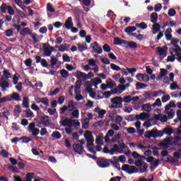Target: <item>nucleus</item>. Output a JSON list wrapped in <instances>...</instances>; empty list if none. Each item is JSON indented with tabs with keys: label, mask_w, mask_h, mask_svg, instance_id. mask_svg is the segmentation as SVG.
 Masks as SVG:
<instances>
[{
	"label": "nucleus",
	"mask_w": 181,
	"mask_h": 181,
	"mask_svg": "<svg viewBox=\"0 0 181 181\" xmlns=\"http://www.w3.org/2000/svg\"><path fill=\"white\" fill-rule=\"evenodd\" d=\"M22 26L23 28H25V26H28V23H21V25H18L16 23L13 24V27L16 29L17 32L23 36V37H25L27 35H30V33H32V30H30V29L28 28L22 29Z\"/></svg>",
	"instance_id": "1"
},
{
	"label": "nucleus",
	"mask_w": 181,
	"mask_h": 181,
	"mask_svg": "<svg viewBox=\"0 0 181 181\" xmlns=\"http://www.w3.org/2000/svg\"><path fill=\"white\" fill-rule=\"evenodd\" d=\"M112 103L111 108H122V98L121 96H117L110 100Z\"/></svg>",
	"instance_id": "2"
},
{
	"label": "nucleus",
	"mask_w": 181,
	"mask_h": 181,
	"mask_svg": "<svg viewBox=\"0 0 181 181\" xmlns=\"http://www.w3.org/2000/svg\"><path fill=\"white\" fill-rule=\"evenodd\" d=\"M122 170L126 172L129 175H132L133 173H138L139 172L138 168H135L134 165H129L127 164H124L122 166Z\"/></svg>",
	"instance_id": "3"
},
{
	"label": "nucleus",
	"mask_w": 181,
	"mask_h": 181,
	"mask_svg": "<svg viewBox=\"0 0 181 181\" xmlns=\"http://www.w3.org/2000/svg\"><path fill=\"white\" fill-rule=\"evenodd\" d=\"M172 134H175V130L172 129V127L168 126L164 128L163 131L158 130V138H162L163 135H168V136H170Z\"/></svg>",
	"instance_id": "4"
},
{
	"label": "nucleus",
	"mask_w": 181,
	"mask_h": 181,
	"mask_svg": "<svg viewBox=\"0 0 181 181\" xmlns=\"http://www.w3.org/2000/svg\"><path fill=\"white\" fill-rule=\"evenodd\" d=\"M67 110L69 112L74 111V110H76V106L74 105V102L73 100L69 101L67 106L64 105L61 108L60 114H64Z\"/></svg>",
	"instance_id": "5"
},
{
	"label": "nucleus",
	"mask_w": 181,
	"mask_h": 181,
	"mask_svg": "<svg viewBox=\"0 0 181 181\" xmlns=\"http://www.w3.org/2000/svg\"><path fill=\"white\" fill-rule=\"evenodd\" d=\"M158 130L156 129H153L151 131L146 132L144 136L145 138H148L151 139V138H159Z\"/></svg>",
	"instance_id": "6"
},
{
	"label": "nucleus",
	"mask_w": 181,
	"mask_h": 181,
	"mask_svg": "<svg viewBox=\"0 0 181 181\" xmlns=\"http://www.w3.org/2000/svg\"><path fill=\"white\" fill-rule=\"evenodd\" d=\"M110 160L107 158H99L97 161V164L99 168H108L110 166Z\"/></svg>",
	"instance_id": "7"
},
{
	"label": "nucleus",
	"mask_w": 181,
	"mask_h": 181,
	"mask_svg": "<svg viewBox=\"0 0 181 181\" xmlns=\"http://www.w3.org/2000/svg\"><path fill=\"white\" fill-rule=\"evenodd\" d=\"M0 87L1 88V91H6V88H9V82L4 76L0 78Z\"/></svg>",
	"instance_id": "8"
},
{
	"label": "nucleus",
	"mask_w": 181,
	"mask_h": 181,
	"mask_svg": "<svg viewBox=\"0 0 181 181\" xmlns=\"http://www.w3.org/2000/svg\"><path fill=\"white\" fill-rule=\"evenodd\" d=\"M90 47L94 52V53H97V54H101L103 53V48L98 45V42H95L90 45Z\"/></svg>",
	"instance_id": "9"
},
{
	"label": "nucleus",
	"mask_w": 181,
	"mask_h": 181,
	"mask_svg": "<svg viewBox=\"0 0 181 181\" xmlns=\"http://www.w3.org/2000/svg\"><path fill=\"white\" fill-rule=\"evenodd\" d=\"M74 151L76 153H78L79 155H82L84 153V146L83 145H80L79 144H74Z\"/></svg>",
	"instance_id": "10"
},
{
	"label": "nucleus",
	"mask_w": 181,
	"mask_h": 181,
	"mask_svg": "<svg viewBox=\"0 0 181 181\" xmlns=\"http://www.w3.org/2000/svg\"><path fill=\"white\" fill-rule=\"evenodd\" d=\"M60 125L62 127H73V120L71 119H65L59 122Z\"/></svg>",
	"instance_id": "11"
},
{
	"label": "nucleus",
	"mask_w": 181,
	"mask_h": 181,
	"mask_svg": "<svg viewBox=\"0 0 181 181\" xmlns=\"http://www.w3.org/2000/svg\"><path fill=\"white\" fill-rule=\"evenodd\" d=\"M170 54L172 56H174V57L177 56V57L178 56H180L181 54V47H178L176 48H170Z\"/></svg>",
	"instance_id": "12"
},
{
	"label": "nucleus",
	"mask_w": 181,
	"mask_h": 181,
	"mask_svg": "<svg viewBox=\"0 0 181 181\" xmlns=\"http://www.w3.org/2000/svg\"><path fill=\"white\" fill-rule=\"evenodd\" d=\"M50 121L52 120L47 115H44L41 117V124L43 125V127H49L50 124Z\"/></svg>",
	"instance_id": "13"
},
{
	"label": "nucleus",
	"mask_w": 181,
	"mask_h": 181,
	"mask_svg": "<svg viewBox=\"0 0 181 181\" xmlns=\"http://www.w3.org/2000/svg\"><path fill=\"white\" fill-rule=\"evenodd\" d=\"M126 47H130L132 50H135V49H138V44L134 41L127 42L125 44Z\"/></svg>",
	"instance_id": "14"
},
{
	"label": "nucleus",
	"mask_w": 181,
	"mask_h": 181,
	"mask_svg": "<svg viewBox=\"0 0 181 181\" xmlns=\"http://www.w3.org/2000/svg\"><path fill=\"white\" fill-rule=\"evenodd\" d=\"M10 100H14V101H22L21 98V95L18 93H13V94L10 95Z\"/></svg>",
	"instance_id": "15"
},
{
	"label": "nucleus",
	"mask_w": 181,
	"mask_h": 181,
	"mask_svg": "<svg viewBox=\"0 0 181 181\" xmlns=\"http://www.w3.org/2000/svg\"><path fill=\"white\" fill-rule=\"evenodd\" d=\"M45 46H46V44H43L44 54L45 56H46V57H50V56H52V51H50L49 47H45Z\"/></svg>",
	"instance_id": "16"
},
{
	"label": "nucleus",
	"mask_w": 181,
	"mask_h": 181,
	"mask_svg": "<svg viewBox=\"0 0 181 181\" xmlns=\"http://www.w3.org/2000/svg\"><path fill=\"white\" fill-rule=\"evenodd\" d=\"M156 52L159 56H164V57H166V49H165V48L158 47L156 48Z\"/></svg>",
	"instance_id": "17"
},
{
	"label": "nucleus",
	"mask_w": 181,
	"mask_h": 181,
	"mask_svg": "<svg viewBox=\"0 0 181 181\" xmlns=\"http://www.w3.org/2000/svg\"><path fill=\"white\" fill-rule=\"evenodd\" d=\"M127 43V41L125 40H121L119 37H115L114 39V45H117V46H119V45H125Z\"/></svg>",
	"instance_id": "18"
},
{
	"label": "nucleus",
	"mask_w": 181,
	"mask_h": 181,
	"mask_svg": "<svg viewBox=\"0 0 181 181\" xmlns=\"http://www.w3.org/2000/svg\"><path fill=\"white\" fill-rule=\"evenodd\" d=\"M113 160H110L111 163H112L113 166H115V168H116L117 169H118V170H121V167H119V163H118V162H119V160H118L117 159V156H114L113 157Z\"/></svg>",
	"instance_id": "19"
},
{
	"label": "nucleus",
	"mask_w": 181,
	"mask_h": 181,
	"mask_svg": "<svg viewBox=\"0 0 181 181\" xmlns=\"http://www.w3.org/2000/svg\"><path fill=\"white\" fill-rule=\"evenodd\" d=\"M153 35H156L158 32H160V25L159 23H155L153 25Z\"/></svg>",
	"instance_id": "20"
},
{
	"label": "nucleus",
	"mask_w": 181,
	"mask_h": 181,
	"mask_svg": "<svg viewBox=\"0 0 181 181\" xmlns=\"http://www.w3.org/2000/svg\"><path fill=\"white\" fill-rule=\"evenodd\" d=\"M165 35L166 40H172V28H168L165 33Z\"/></svg>",
	"instance_id": "21"
},
{
	"label": "nucleus",
	"mask_w": 181,
	"mask_h": 181,
	"mask_svg": "<svg viewBox=\"0 0 181 181\" xmlns=\"http://www.w3.org/2000/svg\"><path fill=\"white\" fill-rule=\"evenodd\" d=\"M104 138V134L103 133H100L97 137H96V144L98 145H103V139Z\"/></svg>",
	"instance_id": "22"
},
{
	"label": "nucleus",
	"mask_w": 181,
	"mask_h": 181,
	"mask_svg": "<svg viewBox=\"0 0 181 181\" xmlns=\"http://www.w3.org/2000/svg\"><path fill=\"white\" fill-rule=\"evenodd\" d=\"M23 107L24 108H29V98L28 96L23 98Z\"/></svg>",
	"instance_id": "23"
},
{
	"label": "nucleus",
	"mask_w": 181,
	"mask_h": 181,
	"mask_svg": "<svg viewBox=\"0 0 181 181\" xmlns=\"http://www.w3.org/2000/svg\"><path fill=\"white\" fill-rule=\"evenodd\" d=\"M151 21L152 23H156L158 22V13L153 12L151 13Z\"/></svg>",
	"instance_id": "24"
},
{
	"label": "nucleus",
	"mask_w": 181,
	"mask_h": 181,
	"mask_svg": "<svg viewBox=\"0 0 181 181\" xmlns=\"http://www.w3.org/2000/svg\"><path fill=\"white\" fill-rule=\"evenodd\" d=\"M179 42H180V40L178 39V38H173L172 40H171V43L170 44H168V46H171V45L173 46H174V47H180L177 43H179Z\"/></svg>",
	"instance_id": "25"
},
{
	"label": "nucleus",
	"mask_w": 181,
	"mask_h": 181,
	"mask_svg": "<svg viewBox=\"0 0 181 181\" xmlns=\"http://www.w3.org/2000/svg\"><path fill=\"white\" fill-rule=\"evenodd\" d=\"M76 78L81 79L82 78L83 81H85L84 77H86V73L77 71L76 74Z\"/></svg>",
	"instance_id": "26"
},
{
	"label": "nucleus",
	"mask_w": 181,
	"mask_h": 181,
	"mask_svg": "<svg viewBox=\"0 0 181 181\" xmlns=\"http://www.w3.org/2000/svg\"><path fill=\"white\" fill-rule=\"evenodd\" d=\"M30 36H31L33 43H38V42H40V40H39V36H37V34L36 33H31L30 34Z\"/></svg>",
	"instance_id": "27"
},
{
	"label": "nucleus",
	"mask_w": 181,
	"mask_h": 181,
	"mask_svg": "<svg viewBox=\"0 0 181 181\" xmlns=\"http://www.w3.org/2000/svg\"><path fill=\"white\" fill-rule=\"evenodd\" d=\"M25 112L26 114L25 118H34L35 117V114L32 110H25Z\"/></svg>",
	"instance_id": "28"
},
{
	"label": "nucleus",
	"mask_w": 181,
	"mask_h": 181,
	"mask_svg": "<svg viewBox=\"0 0 181 181\" xmlns=\"http://www.w3.org/2000/svg\"><path fill=\"white\" fill-rule=\"evenodd\" d=\"M146 87H148V85L145 83L137 82L136 84V90H142V88H145Z\"/></svg>",
	"instance_id": "29"
},
{
	"label": "nucleus",
	"mask_w": 181,
	"mask_h": 181,
	"mask_svg": "<svg viewBox=\"0 0 181 181\" xmlns=\"http://www.w3.org/2000/svg\"><path fill=\"white\" fill-rule=\"evenodd\" d=\"M90 119L88 118H85V122L82 123V128L83 129H88L90 125Z\"/></svg>",
	"instance_id": "30"
},
{
	"label": "nucleus",
	"mask_w": 181,
	"mask_h": 181,
	"mask_svg": "<svg viewBox=\"0 0 181 181\" xmlns=\"http://www.w3.org/2000/svg\"><path fill=\"white\" fill-rule=\"evenodd\" d=\"M135 30H136V27L135 26H129L124 30L126 33H132V32H135Z\"/></svg>",
	"instance_id": "31"
},
{
	"label": "nucleus",
	"mask_w": 181,
	"mask_h": 181,
	"mask_svg": "<svg viewBox=\"0 0 181 181\" xmlns=\"http://www.w3.org/2000/svg\"><path fill=\"white\" fill-rule=\"evenodd\" d=\"M47 11H48V12H50L51 13H54V12H56L54 7H53V5L50 3H48L47 5Z\"/></svg>",
	"instance_id": "32"
},
{
	"label": "nucleus",
	"mask_w": 181,
	"mask_h": 181,
	"mask_svg": "<svg viewBox=\"0 0 181 181\" xmlns=\"http://www.w3.org/2000/svg\"><path fill=\"white\" fill-rule=\"evenodd\" d=\"M139 169H140V173H145V172L148 170V163H145L144 165L139 167Z\"/></svg>",
	"instance_id": "33"
},
{
	"label": "nucleus",
	"mask_w": 181,
	"mask_h": 181,
	"mask_svg": "<svg viewBox=\"0 0 181 181\" xmlns=\"http://www.w3.org/2000/svg\"><path fill=\"white\" fill-rule=\"evenodd\" d=\"M142 110L146 111L147 112H151V111H152V107L151 106V105L145 104L143 105Z\"/></svg>",
	"instance_id": "34"
},
{
	"label": "nucleus",
	"mask_w": 181,
	"mask_h": 181,
	"mask_svg": "<svg viewBox=\"0 0 181 181\" xmlns=\"http://www.w3.org/2000/svg\"><path fill=\"white\" fill-rule=\"evenodd\" d=\"M159 163H160V160L157 159L153 163V168L151 167V172H153L158 166H159Z\"/></svg>",
	"instance_id": "35"
},
{
	"label": "nucleus",
	"mask_w": 181,
	"mask_h": 181,
	"mask_svg": "<svg viewBox=\"0 0 181 181\" xmlns=\"http://www.w3.org/2000/svg\"><path fill=\"white\" fill-rule=\"evenodd\" d=\"M8 101H11L10 95L0 98V104H2V103H8Z\"/></svg>",
	"instance_id": "36"
},
{
	"label": "nucleus",
	"mask_w": 181,
	"mask_h": 181,
	"mask_svg": "<svg viewBox=\"0 0 181 181\" xmlns=\"http://www.w3.org/2000/svg\"><path fill=\"white\" fill-rule=\"evenodd\" d=\"M37 100H40V101H37V103H42V104H45V105H49V99L47 98H37Z\"/></svg>",
	"instance_id": "37"
},
{
	"label": "nucleus",
	"mask_w": 181,
	"mask_h": 181,
	"mask_svg": "<svg viewBox=\"0 0 181 181\" xmlns=\"http://www.w3.org/2000/svg\"><path fill=\"white\" fill-rule=\"evenodd\" d=\"M51 136H52V138H55V139H60V138H62V134L59 132H54Z\"/></svg>",
	"instance_id": "38"
},
{
	"label": "nucleus",
	"mask_w": 181,
	"mask_h": 181,
	"mask_svg": "<svg viewBox=\"0 0 181 181\" xmlns=\"http://www.w3.org/2000/svg\"><path fill=\"white\" fill-rule=\"evenodd\" d=\"M84 137L85 139H93V133H91V132L90 131H86L84 134Z\"/></svg>",
	"instance_id": "39"
},
{
	"label": "nucleus",
	"mask_w": 181,
	"mask_h": 181,
	"mask_svg": "<svg viewBox=\"0 0 181 181\" xmlns=\"http://www.w3.org/2000/svg\"><path fill=\"white\" fill-rule=\"evenodd\" d=\"M86 141H87L86 145L88 148L94 146V138L88 139Z\"/></svg>",
	"instance_id": "40"
},
{
	"label": "nucleus",
	"mask_w": 181,
	"mask_h": 181,
	"mask_svg": "<svg viewBox=\"0 0 181 181\" xmlns=\"http://www.w3.org/2000/svg\"><path fill=\"white\" fill-rule=\"evenodd\" d=\"M94 77V74L90 71L88 74H85V77H83V80H90V78H93Z\"/></svg>",
	"instance_id": "41"
},
{
	"label": "nucleus",
	"mask_w": 181,
	"mask_h": 181,
	"mask_svg": "<svg viewBox=\"0 0 181 181\" xmlns=\"http://www.w3.org/2000/svg\"><path fill=\"white\" fill-rule=\"evenodd\" d=\"M35 176V173H28L27 175H26V177H25V181H32V179H33Z\"/></svg>",
	"instance_id": "42"
},
{
	"label": "nucleus",
	"mask_w": 181,
	"mask_h": 181,
	"mask_svg": "<svg viewBox=\"0 0 181 181\" xmlns=\"http://www.w3.org/2000/svg\"><path fill=\"white\" fill-rule=\"evenodd\" d=\"M61 76L63 78H66V77H69V71H67L66 69H62L60 71Z\"/></svg>",
	"instance_id": "43"
},
{
	"label": "nucleus",
	"mask_w": 181,
	"mask_h": 181,
	"mask_svg": "<svg viewBox=\"0 0 181 181\" xmlns=\"http://www.w3.org/2000/svg\"><path fill=\"white\" fill-rule=\"evenodd\" d=\"M141 120L145 121V119H148L149 118V114L146 112H142L140 114Z\"/></svg>",
	"instance_id": "44"
},
{
	"label": "nucleus",
	"mask_w": 181,
	"mask_h": 181,
	"mask_svg": "<svg viewBox=\"0 0 181 181\" xmlns=\"http://www.w3.org/2000/svg\"><path fill=\"white\" fill-rule=\"evenodd\" d=\"M110 68L112 69V70H114L115 71H121V67H119L118 65H117L115 64H111Z\"/></svg>",
	"instance_id": "45"
},
{
	"label": "nucleus",
	"mask_w": 181,
	"mask_h": 181,
	"mask_svg": "<svg viewBox=\"0 0 181 181\" xmlns=\"http://www.w3.org/2000/svg\"><path fill=\"white\" fill-rule=\"evenodd\" d=\"M3 74H4V78H6V80H8V78H11V77H12V74H11L9 73V71H8V70H4L3 71Z\"/></svg>",
	"instance_id": "46"
},
{
	"label": "nucleus",
	"mask_w": 181,
	"mask_h": 181,
	"mask_svg": "<svg viewBox=\"0 0 181 181\" xmlns=\"http://www.w3.org/2000/svg\"><path fill=\"white\" fill-rule=\"evenodd\" d=\"M162 105V102L160 98H157L154 103H153L152 107H160Z\"/></svg>",
	"instance_id": "47"
},
{
	"label": "nucleus",
	"mask_w": 181,
	"mask_h": 181,
	"mask_svg": "<svg viewBox=\"0 0 181 181\" xmlns=\"http://www.w3.org/2000/svg\"><path fill=\"white\" fill-rule=\"evenodd\" d=\"M71 115L74 118H78L80 117V111L76 109L72 112Z\"/></svg>",
	"instance_id": "48"
},
{
	"label": "nucleus",
	"mask_w": 181,
	"mask_h": 181,
	"mask_svg": "<svg viewBox=\"0 0 181 181\" xmlns=\"http://www.w3.org/2000/svg\"><path fill=\"white\" fill-rule=\"evenodd\" d=\"M87 49L88 48L86 45L78 44V49L79 50V52H83L85 50H87Z\"/></svg>",
	"instance_id": "49"
},
{
	"label": "nucleus",
	"mask_w": 181,
	"mask_h": 181,
	"mask_svg": "<svg viewBox=\"0 0 181 181\" xmlns=\"http://www.w3.org/2000/svg\"><path fill=\"white\" fill-rule=\"evenodd\" d=\"M132 101V98L131 95H127L122 99V103H131Z\"/></svg>",
	"instance_id": "50"
},
{
	"label": "nucleus",
	"mask_w": 181,
	"mask_h": 181,
	"mask_svg": "<svg viewBox=\"0 0 181 181\" xmlns=\"http://www.w3.org/2000/svg\"><path fill=\"white\" fill-rule=\"evenodd\" d=\"M21 141L23 140V144H28V142H32V139L26 136L21 137Z\"/></svg>",
	"instance_id": "51"
},
{
	"label": "nucleus",
	"mask_w": 181,
	"mask_h": 181,
	"mask_svg": "<svg viewBox=\"0 0 181 181\" xmlns=\"http://www.w3.org/2000/svg\"><path fill=\"white\" fill-rule=\"evenodd\" d=\"M170 100V95H166L161 98L162 103H168Z\"/></svg>",
	"instance_id": "52"
},
{
	"label": "nucleus",
	"mask_w": 181,
	"mask_h": 181,
	"mask_svg": "<svg viewBox=\"0 0 181 181\" xmlns=\"http://www.w3.org/2000/svg\"><path fill=\"white\" fill-rule=\"evenodd\" d=\"M33 62V61L32 60V59H27L24 62V63L27 67H30V66H32Z\"/></svg>",
	"instance_id": "53"
},
{
	"label": "nucleus",
	"mask_w": 181,
	"mask_h": 181,
	"mask_svg": "<svg viewBox=\"0 0 181 181\" xmlns=\"http://www.w3.org/2000/svg\"><path fill=\"white\" fill-rule=\"evenodd\" d=\"M103 50L104 52H106V53H110V52H111V47L107 44H105L103 45Z\"/></svg>",
	"instance_id": "54"
},
{
	"label": "nucleus",
	"mask_w": 181,
	"mask_h": 181,
	"mask_svg": "<svg viewBox=\"0 0 181 181\" xmlns=\"http://www.w3.org/2000/svg\"><path fill=\"white\" fill-rule=\"evenodd\" d=\"M138 181H153V175H149L148 179L141 177Z\"/></svg>",
	"instance_id": "55"
},
{
	"label": "nucleus",
	"mask_w": 181,
	"mask_h": 181,
	"mask_svg": "<svg viewBox=\"0 0 181 181\" xmlns=\"http://www.w3.org/2000/svg\"><path fill=\"white\" fill-rule=\"evenodd\" d=\"M125 119L127 121H135V115H129V116L125 117Z\"/></svg>",
	"instance_id": "56"
},
{
	"label": "nucleus",
	"mask_w": 181,
	"mask_h": 181,
	"mask_svg": "<svg viewBox=\"0 0 181 181\" xmlns=\"http://www.w3.org/2000/svg\"><path fill=\"white\" fill-rule=\"evenodd\" d=\"M13 23H19V22H21V17L19 16V15H16L13 18Z\"/></svg>",
	"instance_id": "57"
},
{
	"label": "nucleus",
	"mask_w": 181,
	"mask_h": 181,
	"mask_svg": "<svg viewBox=\"0 0 181 181\" xmlns=\"http://www.w3.org/2000/svg\"><path fill=\"white\" fill-rule=\"evenodd\" d=\"M0 9L3 13H6V9H8V6L6 4H1Z\"/></svg>",
	"instance_id": "58"
},
{
	"label": "nucleus",
	"mask_w": 181,
	"mask_h": 181,
	"mask_svg": "<svg viewBox=\"0 0 181 181\" xmlns=\"http://www.w3.org/2000/svg\"><path fill=\"white\" fill-rule=\"evenodd\" d=\"M0 155H1L3 158H8V156H9L8 151H6V150L5 149L1 150V152H0Z\"/></svg>",
	"instance_id": "59"
},
{
	"label": "nucleus",
	"mask_w": 181,
	"mask_h": 181,
	"mask_svg": "<svg viewBox=\"0 0 181 181\" xmlns=\"http://www.w3.org/2000/svg\"><path fill=\"white\" fill-rule=\"evenodd\" d=\"M62 59L64 60V62L69 63L70 62V57H69V55H67V54H64L62 56Z\"/></svg>",
	"instance_id": "60"
},
{
	"label": "nucleus",
	"mask_w": 181,
	"mask_h": 181,
	"mask_svg": "<svg viewBox=\"0 0 181 181\" xmlns=\"http://www.w3.org/2000/svg\"><path fill=\"white\" fill-rule=\"evenodd\" d=\"M160 9H162V4H157L154 6V11L155 12H160Z\"/></svg>",
	"instance_id": "61"
},
{
	"label": "nucleus",
	"mask_w": 181,
	"mask_h": 181,
	"mask_svg": "<svg viewBox=\"0 0 181 181\" xmlns=\"http://www.w3.org/2000/svg\"><path fill=\"white\" fill-rule=\"evenodd\" d=\"M175 15H176V10H175L174 8H170L168 10V16H175Z\"/></svg>",
	"instance_id": "62"
},
{
	"label": "nucleus",
	"mask_w": 181,
	"mask_h": 181,
	"mask_svg": "<svg viewBox=\"0 0 181 181\" xmlns=\"http://www.w3.org/2000/svg\"><path fill=\"white\" fill-rule=\"evenodd\" d=\"M121 122H122V117L120 115L116 116L115 124H119Z\"/></svg>",
	"instance_id": "63"
},
{
	"label": "nucleus",
	"mask_w": 181,
	"mask_h": 181,
	"mask_svg": "<svg viewBox=\"0 0 181 181\" xmlns=\"http://www.w3.org/2000/svg\"><path fill=\"white\" fill-rule=\"evenodd\" d=\"M136 79H137L139 81H144V74H138L136 76Z\"/></svg>",
	"instance_id": "64"
}]
</instances>
